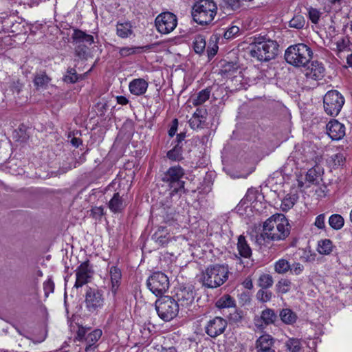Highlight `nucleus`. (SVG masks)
<instances>
[{
  "mask_svg": "<svg viewBox=\"0 0 352 352\" xmlns=\"http://www.w3.org/2000/svg\"><path fill=\"white\" fill-rule=\"evenodd\" d=\"M291 226L288 219L283 214H275L263 224L262 232L256 236V241L259 245L274 241L285 240L290 234Z\"/></svg>",
  "mask_w": 352,
  "mask_h": 352,
  "instance_id": "obj_1",
  "label": "nucleus"
},
{
  "mask_svg": "<svg viewBox=\"0 0 352 352\" xmlns=\"http://www.w3.org/2000/svg\"><path fill=\"white\" fill-rule=\"evenodd\" d=\"M248 47L251 57L258 61H269L274 59L278 51V44L276 41L265 36H254Z\"/></svg>",
  "mask_w": 352,
  "mask_h": 352,
  "instance_id": "obj_2",
  "label": "nucleus"
},
{
  "mask_svg": "<svg viewBox=\"0 0 352 352\" xmlns=\"http://www.w3.org/2000/svg\"><path fill=\"white\" fill-rule=\"evenodd\" d=\"M313 51L305 43L290 45L285 52V59L287 63L296 67H306L313 57Z\"/></svg>",
  "mask_w": 352,
  "mask_h": 352,
  "instance_id": "obj_3",
  "label": "nucleus"
},
{
  "mask_svg": "<svg viewBox=\"0 0 352 352\" xmlns=\"http://www.w3.org/2000/svg\"><path fill=\"white\" fill-rule=\"evenodd\" d=\"M229 273L228 265H210L202 274L203 285L208 288H217L228 280Z\"/></svg>",
  "mask_w": 352,
  "mask_h": 352,
  "instance_id": "obj_4",
  "label": "nucleus"
},
{
  "mask_svg": "<svg viewBox=\"0 0 352 352\" xmlns=\"http://www.w3.org/2000/svg\"><path fill=\"white\" fill-rule=\"evenodd\" d=\"M217 13V6L213 0H199L192 6L193 20L200 25H208L214 19Z\"/></svg>",
  "mask_w": 352,
  "mask_h": 352,
  "instance_id": "obj_5",
  "label": "nucleus"
},
{
  "mask_svg": "<svg viewBox=\"0 0 352 352\" xmlns=\"http://www.w3.org/2000/svg\"><path fill=\"white\" fill-rule=\"evenodd\" d=\"M155 309L159 317L167 322L177 316L179 307L175 298L164 296L155 301Z\"/></svg>",
  "mask_w": 352,
  "mask_h": 352,
  "instance_id": "obj_6",
  "label": "nucleus"
},
{
  "mask_svg": "<svg viewBox=\"0 0 352 352\" xmlns=\"http://www.w3.org/2000/svg\"><path fill=\"white\" fill-rule=\"evenodd\" d=\"M344 104V98L337 90H330L323 98L324 110L331 116H337Z\"/></svg>",
  "mask_w": 352,
  "mask_h": 352,
  "instance_id": "obj_7",
  "label": "nucleus"
},
{
  "mask_svg": "<svg viewBox=\"0 0 352 352\" xmlns=\"http://www.w3.org/2000/svg\"><path fill=\"white\" fill-rule=\"evenodd\" d=\"M146 285L156 296H162L169 288V280L162 272H155L147 280Z\"/></svg>",
  "mask_w": 352,
  "mask_h": 352,
  "instance_id": "obj_8",
  "label": "nucleus"
},
{
  "mask_svg": "<svg viewBox=\"0 0 352 352\" xmlns=\"http://www.w3.org/2000/svg\"><path fill=\"white\" fill-rule=\"evenodd\" d=\"M184 175V169L180 166H171L164 174L162 180L168 183L169 186L173 188V192L177 193L184 188V182L181 180Z\"/></svg>",
  "mask_w": 352,
  "mask_h": 352,
  "instance_id": "obj_9",
  "label": "nucleus"
},
{
  "mask_svg": "<svg viewBox=\"0 0 352 352\" xmlns=\"http://www.w3.org/2000/svg\"><path fill=\"white\" fill-rule=\"evenodd\" d=\"M155 26L161 34H168L173 31L177 26V20L175 14L166 12L159 14L155 21Z\"/></svg>",
  "mask_w": 352,
  "mask_h": 352,
  "instance_id": "obj_10",
  "label": "nucleus"
},
{
  "mask_svg": "<svg viewBox=\"0 0 352 352\" xmlns=\"http://www.w3.org/2000/svg\"><path fill=\"white\" fill-rule=\"evenodd\" d=\"M85 302L89 311L94 312L102 308L104 304L102 292L96 288L87 287Z\"/></svg>",
  "mask_w": 352,
  "mask_h": 352,
  "instance_id": "obj_11",
  "label": "nucleus"
},
{
  "mask_svg": "<svg viewBox=\"0 0 352 352\" xmlns=\"http://www.w3.org/2000/svg\"><path fill=\"white\" fill-rule=\"evenodd\" d=\"M76 282L74 287L80 288L87 283H89L94 274L92 265H90L89 260L82 262L75 270Z\"/></svg>",
  "mask_w": 352,
  "mask_h": 352,
  "instance_id": "obj_12",
  "label": "nucleus"
},
{
  "mask_svg": "<svg viewBox=\"0 0 352 352\" xmlns=\"http://www.w3.org/2000/svg\"><path fill=\"white\" fill-rule=\"evenodd\" d=\"M227 325V321L224 318L216 316L207 321L204 329L208 336L215 338L225 331Z\"/></svg>",
  "mask_w": 352,
  "mask_h": 352,
  "instance_id": "obj_13",
  "label": "nucleus"
},
{
  "mask_svg": "<svg viewBox=\"0 0 352 352\" xmlns=\"http://www.w3.org/2000/svg\"><path fill=\"white\" fill-rule=\"evenodd\" d=\"M277 320V315L274 310L266 308L263 310L261 315L254 317V324L257 330L263 331L267 326L273 324Z\"/></svg>",
  "mask_w": 352,
  "mask_h": 352,
  "instance_id": "obj_14",
  "label": "nucleus"
},
{
  "mask_svg": "<svg viewBox=\"0 0 352 352\" xmlns=\"http://www.w3.org/2000/svg\"><path fill=\"white\" fill-rule=\"evenodd\" d=\"M325 74V68L322 62L313 60L307 65L305 71V75L307 78L315 80L322 79Z\"/></svg>",
  "mask_w": 352,
  "mask_h": 352,
  "instance_id": "obj_15",
  "label": "nucleus"
},
{
  "mask_svg": "<svg viewBox=\"0 0 352 352\" xmlns=\"http://www.w3.org/2000/svg\"><path fill=\"white\" fill-rule=\"evenodd\" d=\"M176 301L179 307L187 308L190 307L195 300V292L190 287L179 288L176 293Z\"/></svg>",
  "mask_w": 352,
  "mask_h": 352,
  "instance_id": "obj_16",
  "label": "nucleus"
},
{
  "mask_svg": "<svg viewBox=\"0 0 352 352\" xmlns=\"http://www.w3.org/2000/svg\"><path fill=\"white\" fill-rule=\"evenodd\" d=\"M327 133L333 140H340L345 135V126L337 120H332L327 124Z\"/></svg>",
  "mask_w": 352,
  "mask_h": 352,
  "instance_id": "obj_17",
  "label": "nucleus"
},
{
  "mask_svg": "<svg viewBox=\"0 0 352 352\" xmlns=\"http://www.w3.org/2000/svg\"><path fill=\"white\" fill-rule=\"evenodd\" d=\"M274 344V338L269 334H263L256 340L255 348L256 352H276Z\"/></svg>",
  "mask_w": 352,
  "mask_h": 352,
  "instance_id": "obj_18",
  "label": "nucleus"
},
{
  "mask_svg": "<svg viewBox=\"0 0 352 352\" xmlns=\"http://www.w3.org/2000/svg\"><path fill=\"white\" fill-rule=\"evenodd\" d=\"M148 87V82L144 78H135L129 84V89L132 95L140 96L144 95Z\"/></svg>",
  "mask_w": 352,
  "mask_h": 352,
  "instance_id": "obj_19",
  "label": "nucleus"
},
{
  "mask_svg": "<svg viewBox=\"0 0 352 352\" xmlns=\"http://www.w3.org/2000/svg\"><path fill=\"white\" fill-rule=\"evenodd\" d=\"M71 38L73 44H87L91 45L94 43V38L92 35L87 34L85 32L74 28Z\"/></svg>",
  "mask_w": 352,
  "mask_h": 352,
  "instance_id": "obj_20",
  "label": "nucleus"
},
{
  "mask_svg": "<svg viewBox=\"0 0 352 352\" xmlns=\"http://www.w3.org/2000/svg\"><path fill=\"white\" fill-rule=\"evenodd\" d=\"M102 333L100 329H95L93 331L87 333L85 337V351L92 352L96 348V343L100 338Z\"/></svg>",
  "mask_w": 352,
  "mask_h": 352,
  "instance_id": "obj_21",
  "label": "nucleus"
},
{
  "mask_svg": "<svg viewBox=\"0 0 352 352\" xmlns=\"http://www.w3.org/2000/svg\"><path fill=\"white\" fill-rule=\"evenodd\" d=\"M116 34L122 38H126L133 35V26L131 22L118 21L116 24Z\"/></svg>",
  "mask_w": 352,
  "mask_h": 352,
  "instance_id": "obj_22",
  "label": "nucleus"
},
{
  "mask_svg": "<svg viewBox=\"0 0 352 352\" xmlns=\"http://www.w3.org/2000/svg\"><path fill=\"white\" fill-rule=\"evenodd\" d=\"M109 274L111 283V292L116 295L122 278V273L120 269L116 266H111L109 270Z\"/></svg>",
  "mask_w": 352,
  "mask_h": 352,
  "instance_id": "obj_23",
  "label": "nucleus"
},
{
  "mask_svg": "<svg viewBox=\"0 0 352 352\" xmlns=\"http://www.w3.org/2000/svg\"><path fill=\"white\" fill-rule=\"evenodd\" d=\"M108 206L112 212L118 213L124 209L126 204L120 194L116 192L109 201Z\"/></svg>",
  "mask_w": 352,
  "mask_h": 352,
  "instance_id": "obj_24",
  "label": "nucleus"
},
{
  "mask_svg": "<svg viewBox=\"0 0 352 352\" xmlns=\"http://www.w3.org/2000/svg\"><path fill=\"white\" fill-rule=\"evenodd\" d=\"M211 91V87H208L198 92L197 94L192 96L190 98L192 104L194 106H199L204 104L209 99Z\"/></svg>",
  "mask_w": 352,
  "mask_h": 352,
  "instance_id": "obj_25",
  "label": "nucleus"
},
{
  "mask_svg": "<svg viewBox=\"0 0 352 352\" xmlns=\"http://www.w3.org/2000/svg\"><path fill=\"white\" fill-rule=\"evenodd\" d=\"M279 316L283 322L286 324H293L297 320V315L292 309L286 308L280 310Z\"/></svg>",
  "mask_w": 352,
  "mask_h": 352,
  "instance_id": "obj_26",
  "label": "nucleus"
},
{
  "mask_svg": "<svg viewBox=\"0 0 352 352\" xmlns=\"http://www.w3.org/2000/svg\"><path fill=\"white\" fill-rule=\"evenodd\" d=\"M237 248L241 256L250 258L252 256V250L247 243L245 236L242 235L238 238Z\"/></svg>",
  "mask_w": 352,
  "mask_h": 352,
  "instance_id": "obj_27",
  "label": "nucleus"
},
{
  "mask_svg": "<svg viewBox=\"0 0 352 352\" xmlns=\"http://www.w3.org/2000/svg\"><path fill=\"white\" fill-rule=\"evenodd\" d=\"M51 78L46 74L45 72L36 73L33 82L37 89L40 88H46L50 83Z\"/></svg>",
  "mask_w": 352,
  "mask_h": 352,
  "instance_id": "obj_28",
  "label": "nucleus"
},
{
  "mask_svg": "<svg viewBox=\"0 0 352 352\" xmlns=\"http://www.w3.org/2000/svg\"><path fill=\"white\" fill-rule=\"evenodd\" d=\"M333 248V245L330 239H322L318 242L317 251L320 254L329 255Z\"/></svg>",
  "mask_w": 352,
  "mask_h": 352,
  "instance_id": "obj_29",
  "label": "nucleus"
},
{
  "mask_svg": "<svg viewBox=\"0 0 352 352\" xmlns=\"http://www.w3.org/2000/svg\"><path fill=\"white\" fill-rule=\"evenodd\" d=\"M236 306L234 299L228 294H225L216 302V307L219 309L230 308Z\"/></svg>",
  "mask_w": 352,
  "mask_h": 352,
  "instance_id": "obj_30",
  "label": "nucleus"
},
{
  "mask_svg": "<svg viewBox=\"0 0 352 352\" xmlns=\"http://www.w3.org/2000/svg\"><path fill=\"white\" fill-rule=\"evenodd\" d=\"M336 52L337 56L342 58L341 54L344 52L351 51L350 48V41L349 39L346 37H342L340 39L338 40L336 43Z\"/></svg>",
  "mask_w": 352,
  "mask_h": 352,
  "instance_id": "obj_31",
  "label": "nucleus"
},
{
  "mask_svg": "<svg viewBox=\"0 0 352 352\" xmlns=\"http://www.w3.org/2000/svg\"><path fill=\"white\" fill-rule=\"evenodd\" d=\"M329 224L333 229L338 230L344 226V220L340 214H334L330 216Z\"/></svg>",
  "mask_w": 352,
  "mask_h": 352,
  "instance_id": "obj_32",
  "label": "nucleus"
},
{
  "mask_svg": "<svg viewBox=\"0 0 352 352\" xmlns=\"http://www.w3.org/2000/svg\"><path fill=\"white\" fill-rule=\"evenodd\" d=\"M206 39L204 36L201 35H197L195 37L193 43H192V47L194 51L197 54H201L204 52L206 48Z\"/></svg>",
  "mask_w": 352,
  "mask_h": 352,
  "instance_id": "obj_33",
  "label": "nucleus"
},
{
  "mask_svg": "<svg viewBox=\"0 0 352 352\" xmlns=\"http://www.w3.org/2000/svg\"><path fill=\"white\" fill-rule=\"evenodd\" d=\"M292 282L287 278H281L276 284V291L278 294H286L290 291Z\"/></svg>",
  "mask_w": 352,
  "mask_h": 352,
  "instance_id": "obj_34",
  "label": "nucleus"
},
{
  "mask_svg": "<svg viewBox=\"0 0 352 352\" xmlns=\"http://www.w3.org/2000/svg\"><path fill=\"white\" fill-rule=\"evenodd\" d=\"M291 265L286 259L281 258L277 261L274 264V270L280 274H283L289 271Z\"/></svg>",
  "mask_w": 352,
  "mask_h": 352,
  "instance_id": "obj_35",
  "label": "nucleus"
},
{
  "mask_svg": "<svg viewBox=\"0 0 352 352\" xmlns=\"http://www.w3.org/2000/svg\"><path fill=\"white\" fill-rule=\"evenodd\" d=\"M274 279L272 275L268 274H261L258 279V285L261 289H268L273 285Z\"/></svg>",
  "mask_w": 352,
  "mask_h": 352,
  "instance_id": "obj_36",
  "label": "nucleus"
},
{
  "mask_svg": "<svg viewBox=\"0 0 352 352\" xmlns=\"http://www.w3.org/2000/svg\"><path fill=\"white\" fill-rule=\"evenodd\" d=\"M167 157L173 161H179L182 159V146H175L167 153Z\"/></svg>",
  "mask_w": 352,
  "mask_h": 352,
  "instance_id": "obj_37",
  "label": "nucleus"
},
{
  "mask_svg": "<svg viewBox=\"0 0 352 352\" xmlns=\"http://www.w3.org/2000/svg\"><path fill=\"white\" fill-rule=\"evenodd\" d=\"M285 346L290 352H300L302 348L301 340L298 338H289Z\"/></svg>",
  "mask_w": 352,
  "mask_h": 352,
  "instance_id": "obj_38",
  "label": "nucleus"
},
{
  "mask_svg": "<svg viewBox=\"0 0 352 352\" xmlns=\"http://www.w3.org/2000/svg\"><path fill=\"white\" fill-rule=\"evenodd\" d=\"M75 45V55L80 59H86L89 47L87 44H74Z\"/></svg>",
  "mask_w": 352,
  "mask_h": 352,
  "instance_id": "obj_39",
  "label": "nucleus"
},
{
  "mask_svg": "<svg viewBox=\"0 0 352 352\" xmlns=\"http://www.w3.org/2000/svg\"><path fill=\"white\" fill-rule=\"evenodd\" d=\"M289 24L291 28L302 29L305 24V20L302 15L298 14L289 21Z\"/></svg>",
  "mask_w": 352,
  "mask_h": 352,
  "instance_id": "obj_40",
  "label": "nucleus"
},
{
  "mask_svg": "<svg viewBox=\"0 0 352 352\" xmlns=\"http://www.w3.org/2000/svg\"><path fill=\"white\" fill-rule=\"evenodd\" d=\"M272 296V292L267 290V289H261L256 293V298L262 302H269Z\"/></svg>",
  "mask_w": 352,
  "mask_h": 352,
  "instance_id": "obj_41",
  "label": "nucleus"
},
{
  "mask_svg": "<svg viewBox=\"0 0 352 352\" xmlns=\"http://www.w3.org/2000/svg\"><path fill=\"white\" fill-rule=\"evenodd\" d=\"M78 80L76 71L74 68H68L66 74L64 76L63 80L67 83H74Z\"/></svg>",
  "mask_w": 352,
  "mask_h": 352,
  "instance_id": "obj_42",
  "label": "nucleus"
},
{
  "mask_svg": "<svg viewBox=\"0 0 352 352\" xmlns=\"http://www.w3.org/2000/svg\"><path fill=\"white\" fill-rule=\"evenodd\" d=\"M307 14L309 19L313 23L317 24L318 23L321 16V12L320 10L316 8L310 7L307 8Z\"/></svg>",
  "mask_w": 352,
  "mask_h": 352,
  "instance_id": "obj_43",
  "label": "nucleus"
},
{
  "mask_svg": "<svg viewBox=\"0 0 352 352\" xmlns=\"http://www.w3.org/2000/svg\"><path fill=\"white\" fill-rule=\"evenodd\" d=\"M140 47H123L119 48V53L122 57L129 56L139 52Z\"/></svg>",
  "mask_w": 352,
  "mask_h": 352,
  "instance_id": "obj_44",
  "label": "nucleus"
},
{
  "mask_svg": "<svg viewBox=\"0 0 352 352\" xmlns=\"http://www.w3.org/2000/svg\"><path fill=\"white\" fill-rule=\"evenodd\" d=\"M296 199L294 197H286L283 199L281 204L282 210L283 211H287L289 209H291L294 204H295Z\"/></svg>",
  "mask_w": 352,
  "mask_h": 352,
  "instance_id": "obj_45",
  "label": "nucleus"
},
{
  "mask_svg": "<svg viewBox=\"0 0 352 352\" xmlns=\"http://www.w3.org/2000/svg\"><path fill=\"white\" fill-rule=\"evenodd\" d=\"M153 238L161 245H164L168 243V238L166 234H161V230H157L153 234Z\"/></svg>",
  "mask_w": 352,
  "mask_h": 352,
  "instance_id": "obj_46",
  "label": "nucleus"
},
{
  "mask_svg": "<svg viewBox=\"0 0 352 352\" xmlns=\"http://www.w3.org/2000/svg\"><path fill=\"white\" fill-rule=\"evenodd\" d=\"M240 31V29L236 25H232L228 28L224 32L223 36L226 39H230L236 36Z\"/></svg>",
  "mask_w": 352,
  "mask_h": 352,
  "instance_id": "obj_47",
  "label": "nucleus"
},
{
  "mask_svg": "<svg viewBox=\"0 0 352 352\" xmlns=\"http://www.w3.org/2000/svg\"><path fill=\"white\" fill-rule=\"evenodd\" d=\"M315 226L318 229L323 230L325 228V214H320L316 218L314 222Z\"/></svg>",
  "mask_w": 352,
  "mask_h": 352,
  "instance_id": "obj_48",
  "label": "nucleus"
},
{
  "mask_svg": "<svg viewBox=\"0 0 352 352\" xmlns=\"http://www.w3.org/2000/svg\"><path fill=\"white\" fill-rule=\"evenodd\" d=\"M243 314L241 311L235 310L233 313L230 314L229 320L231 322L238 323L242 320Z\"/></svg>",
  "mask_w": 352,
  "mask_h": 352,
  "instance_id": "obj_49",
  "label": "nucleus"
},
{
  "mask_svg": "<svg viewBox=\"0 0 352 352\" xmlns=\"http://www.w3.org/2000/svg\"><path fill=\"white\" fill-rule=\"evenodd\" d=\"M204 122V120H201L200 118L192 116L189 120V124L192 129H195L201 127V124Z\"/></svg>",
  "mask_w": 352,
  "mask_h": 352,
  "instance_id": "obj_50",
  "label": "nucleus"
},
{
  "mask_svg": "<svg viewBox=\"0 0 352 352\" xmlns=\"http://www.w3.org/2000/svg\"><path fill=\"white\" fill-rule=\"evenodd\" d=\"M303 270L304 267L302 264L300 263H294L292 265H291L289 271L296 275H299L303 271Z\"/></svg>",
  "mask_w": 352,
  "mask_h": 352,
  "instance_id": "obj_51",
  "label": "nucleus"
},
{
  "mask_svg": "<svg viewBox=\"0 0 352 352\" xmlns=\"http://www.w3.org/2000/svg\"><path fill=\"white\" fill-rule=\"evenodd\" d=\"M93 217L98 219L104 215V208L102 206L94 207L91 210Z\"/></svg>",
  "mask_w": 352,
  "mask_h": 352,
  "instance_id": "obj_52",
  "label": "nucleus"
},
{
  "mask_svg": "<svg viewBox=\"0 0 352 352\" xmlns=\"http://www.w3.org/2000/svg\"><path fill=\"white\" fill-rule=\"evenodd\" d=\"M207 116V111L204 108H198L196 111L193 113L192 116L196 117L197 118H200L201 120H206Z\"/></svg>",
  "mask_w": 352,
  "mask_h": 352,
  "instance_id": "obj_53",
  "label": "nucleus"
},
{
  "mask_svg": "<svg viewBox=\"0 0 352 352\" xmlns=\"http://www.w3.org/2000/svg\"><path fill=\"white\" fill-rule=\"evenodd\" d=\"M175 212L173 209L169 208L166 214H164V219L166 223H170L175 219Z\"/></svg>",
  "mask_w": 352,
  "mask_h": 352,
  "instance_id": "obj_54",
  "label": "nucleus"
},
{
  "mask_svg": "<svg viewBox=\"0 0 352 352\" xmlns=\"http://www.w3.org/2000/svg\"><path fill=\"white\" fill-rule=\"evenodd\" d=\"M177 126L178 120L177 119H174L172 122V125L168 130V135L170 137H173L175 135L177 130Z\"/></svg>",
  "mask_w": 352,
  "mask_h": 352,
  "instance_id": "obj_55",
  "label": "nucleus"
},
{
  "mask_svg": "<svg viewBox=\"0 0 352 352\" xmlns=\"http://www.w3.org/2000/svg\"><path fill=\"white\" fill-rule=\"evenodd\" d=\"M54 289V284L52 280H47L44 283V290L45 293L53 292Z\"/></svg>",
  "mask_w": 352,
  "mask_h": 352,
  "instance_id": "obj_56",
  "label": "nucleus"
},
{
  "mask_svg": "<svg viewBox=\"0 0 352 352\" xmlns=\"http://www.w3.org/2000/svg\"><path fill=\"white\" fill-rule=\"evenodd\" d=\"M305 179L309 182L314 183L316 179L314 170H313L311 169L309 170L306 174Z\"/></svg>",
  "mask_w": 352,
  "mask_h": 352,
  "instance_id": "obj_57",
  "label": "nucleus"
},
{
  "mask_svg": "<svg viewBox=\"0 0 352 352\" xmlns=\"http://www.w3.org/2000/svg\"><path fill=\"white\" fill-rule=\"evenodd\" d=\"M87 335V334H86V330L85 329H79L77 332V339L81 341H85Z\"/></svg>",
  "mask_w": 352,
  "mask_h": 352,
  "instance_id": "obj_58",
  "label": "nucleus"
},
{
  "mask_svg": "<svg viewBox=\"0 0 352 352\" xmlns=\"http://www.w3.org/2000/svg\"><path fill=\"white\" fill-rule=\"evenodd\" d=\"M116 101L118 104L122 105H126L129 103V100L123 96H117Z\"/></svg>",
  "mask_w": 352,
  "mask_h": 352,
  "instance_id": "obj_59",
  "label": "nucleus"
},
{
  "mask_svg": "<svg viewBox=\"0 0 352 352\" xmlns=\"http://www.w3.org/2000/svg\"><path fill=\"white\" fill-rule=\"evenodd\" d=\"M243 285L244 286L245 288L248 289H251L253 288V283L250 278H246L243 282Z\"/></svg>",
  "mask_w": 352,
  "mask_h": 352,
  "instance_id": "obj_60",
  "label": "nucleus"
},
{
  "mask_svg": "<svg viewBox=\"0 0 352 352\" xmlns=\"http://www.w3.org/2000/svg\"><path fill=\"white\" fill-rule=\"evenodd\" d=\"M71 143L73 146H74L76 147H78L79 145H80L82 144V140L79 138L74 137L71 140Z\"/></svg>",
  "mask_w": 352,
  "mask_h": 352,
  "instance_id": "obj_61",
  "label": "nucleus"
},
{
  "mask_svg": "<svg viewBox=\"0 0 352 352\" xmlns=\"http://www.w3.org/2000/svg\"><path fill=\"white\" fill-rule=\"evenodd\" d=\"M185 137H186L185 133H181L178 134L176 138V140H177L176 144L180 145L181 143L182 142V141L184 140Z\"/></svg>",
  "mask_w": 352,
  "mask_h": 352,
  "instance_id": "obj_62",
  "label": "nucleus"
},
{
  "mask_svg": "<svg viewBox=\"0 0 352 352\" xmlns=\"http://www.w3.org/2000/svg\"><path fill=\"white\" fill-rule=\"evenodd\" d=\"M217 45H214L213 47H212L210 50H208V56H214L217 54Z\"/></svg>",
  "mask_w": 352,
  "mask_h": 352,
  "instance_id": "obj_63",
  "label": "nucleus"
},
{
  "mask_svg": "<svg viewBox=\"0 0 352 352\" xmlns=\"http://www.w3.org/2000/svg\"><path fill=\"white\" fill-rule=\"evenodd\" d=\"M160 352H177V351L175 347L170 346L168 348L162 347Z\"/></svg>",
  "mask_w": 352,
  "mask_h": 352,
  "instance_id": "obj_64",
  "label": "nucleus"
}]
</instances>
